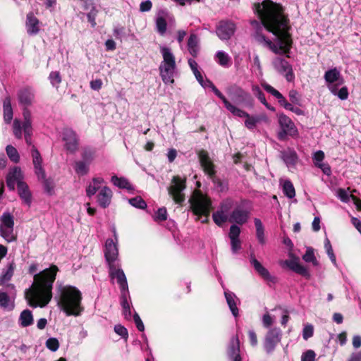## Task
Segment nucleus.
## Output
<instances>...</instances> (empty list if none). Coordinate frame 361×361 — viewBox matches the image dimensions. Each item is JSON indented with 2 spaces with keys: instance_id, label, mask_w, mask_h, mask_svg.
Listing matches in <instances>:
<instances>
[{
  "instance_id": "obj_38",
  "label": "nucleus",
  "mask_w": 361,
  "mask_h": 361,
  "mask_svg": "<svg viewBox=\"0 0 361 361\" xmlns=\"http://www.w3.org/2000/svg\"><path fill=\"white\" fill-rule=\"evenodd\" d=\"M4 118L6 123H9L13 118V109L11 107V98L6 97L3 102Z\"/></svg>"
},
{
  "instance_id": "obj_8",
  "label": "nucleus",
  "mask_w": 361,
  "mask_h": 361,
  "mask_svg": "<svg viewBox=\"0 0 361 361\" xmlns=\"http://www.w3.org/2000/svg\"><path fill=\"white\" fill-rule=\"evenodd\" d=\"M185 182V178H181L178 176H175L173 177L171 185L168 188L169 195L177 204H181L185 200L183 192L186 188Z\"/></svg>"
},
{
  "instance_id": "obj_6",
  "label": "nucleus",
  "mask_w": 361,
  "mask_h": 361,
  "mask_svg": "<svg viewBox=\"0 0 361 361\" xmlns=\"http://www.w3.org/2000/svg\"><path fill=\"white\" fill-rule=\"evenodd\" d=\"M198 158L204 172L212 180V182L221 192L226 190V186L221 181V180L215 176L216 171L214 165L210 159L207 152L200 150L198 152Z\"/></svg>"
},
{
  "instance_id": "obj_61",
  "label": "nucleus",
  "mask_w": 361,
  "mask_h": 361,
  "mask_svg": "<svg viewBox=\"0 0 361 361\" xmlns=\"http://www.w3.org/2000/svg\"><path fill=\"white\" fill-rule=\"evenodd\" d=\"M114 331L118 335L121 336L123 338H125L126 340L127 339L128 336V330L123 326H122L121 324L115 325Z\"/></svg>"
},
{
  "instance_id": "obj_63",
  "label": "nucleus",
  "mask_w": 361,
  "mask_h": 361,
  "mask_svg": "<svg viewBox=\"0 0 361 361\" xmlns=\"http://www.w3.org/2000/svg\"><path fill=\"white\" fill-rule=\"evenodd\" d=\"M316 354L312 350H308L302 353L301 361H315Z\"/></svg>"
},
{
  "instance_id": "obj_64",
  "label": "nucleus",
  "mask_w": 361,
  "mask_h": 361,
  "mask_svg": "<svg viewBox=\"0 0 361 361\" xmlns=\"http://www.w3.org/2000/svg\"><path fill=\"white\" fill-rule=\"evenodd\" d=\"M252 90L253 93L255 94V96L258 98V99L263 104L265 103L266 98L262 92V91L260 90V88L257 85L252 86Z\"/></svg>"
},
{
  "instance_id": "obj_22",
  "label": "nucleus",
  "mask_w": 361,
  "mask_h": 361,
  "mask_svg": "<svg viewBox=\"0 0 361 361\" xmlns=\"http://www.w3.org/2000/svg\"><path fill=\"white\" fill-rule=\"evenodd\" d=\"M113 192L108 186H104L96 196L98 205L103 208H107L111 203Z\"/></svg>"
},
{
  "instance_id": "obj_14",
  "label": "nucleus",
  "mask_w": 361,
  "mask_h": 361,
  "mask_svg": "<svg viewBox=\"0 0 361 361\" xmlns=\"http://www.w3.org/2000/svg\"><path fill=\"white\" fill-rule=\"evenodd\" d=\"M324 78L327 83L329 90L332 94H336L338 86L344 82L340 71L336 68L326 71Z\"/></svg>"
},
{
  "instance_id": "obj_51",
  "label": "nucleus",
  "mask_w": 361,
  "mask_h": 361,
  "mask_svg": "<svg viewBox=\"0 0 361 361\" xmlns=\"http://www.w3.org/2000/svg\"><path fill=\"white\" fill-rule=\"evenodd\" d=\"M288 97L290 104L300 106L301 105V95L295 90H290L288 92Z\"/></svg>"
},
{
  "instance_id": "obj_20",
  "label": "nucleus",
  "mask_w": 361,
  "mask_h": 361,
  "mask_svg": "<svg viewBox=\"0 0 361 361\" xmlns=\"http://www.w3.org/2000/svg\"><path fill=\"white\" fill-rule=\"evenodd\" d=\"M19 104L23 107L31 106L35 101V92L32 88L26 87L20 89L18 92Z\"/></svg>"
},
{
  "instance_id": "obj_54",
  "label": "nucleus",
  "mask_w": 361,
  "mask_h": 361,
  "mask_svg": "<svg viewBox=\"0 0 361 361\" xmlns=\"http://www.w3.org/2000/svg\"><path fill=\"white\" fill-rule=\"evenodd\" d=\"M314 334V327L310 324H306L302 329V338L307 341Z\"/></svg>"
},
{
  "instance_id": "obj_2",
  "label": "nucleus",
  "mask_w": 361,
  "mask_h": 361,
  "mask_svg": "<svg viewBox=\"0 0 361 361\" xmlns=\"http://www.w3.org/2000/svg\"><path fill=\"white\" fill-rule=\"evenodd\" d=\"M37 264H32L28 269L30 274H34L32 286L25 290V298L30 306L32 307H44L52 298V287L59 271L56 265H51L38 274Z\"/></svg>"
},
{
  "instance_id": "obj_25",
  "label": "nucleus",
  "mask_w": 361,
  "mask_h": 361,
  "mask_svg": "<svg viewBox=\"0 0 361 361\" xmlns=\"http://www.w3.org/2000/svg\"><path fill=\"white\" fill-rule=\"evenodd\" d=\"M31 154L35 173L37 178H44L45 171L42 166V158L39 152L35 146L32 147Z\"/></svg>"
},
{
  "instance_id": "obj_31",
  "label": "nucleus",
  "mask_w": 361,
  "mask_h": 361,
  "mask_svg": "<svg viewBox=\"0 0 361 361\" xmlns=\"http://www.w3.org/2000/svg\"><path fill=\"white\" fill-rule=\"evenodd\" d=\"M104 180L101 177L93 178L86 188V194L89 197L98 193L104 185Z\"/></svg>"
},
{
  "instance_id": "obj_13",
  "label": "nucleus",
  "mask_w": 361,
  "mask_h": 361,
  "mask_svg": "<svg viewBox=\"0 0 361 361\" xmlns=\"http://www.w3.org/2000/svg\"><path fill=\"white\" fill-rule=\"evenodd\" d=\"M23 122L18 119H15L13 123V133L17 139L22 138V128H32V114L27 107H23Z\"/></svg>"
},
{
  "instance_id": "obj_35",
  "label": "nucleus",
  "mask_w": 361,
  "mask_h": 361,
  "mask_svg": "<svg viewBox=\"0 0 361 361\" xmlns=\"http://www.w3.org/2000/svg\"><path fill=\"white\" fill-rule=\"evenodd\" d=\"M160 52L162 55L163 61L160 64L164 65H176V58L171 49L165 46L160 47Z\"/></svg>"
},
{
  "instance_id": "obj_5",
  "label": "nucleus",
  "mask_w": 361,
  "mask_h": 361,
  "mask_svg": "<svg viewBox=\"0 0 361 361\" xmlns=\"http://www.w3.org/2000/svg\"><path fill=\"white\" fill-rule=\"evenodd\" d=\"M190 207L194 214L201 220L202 223L207 222L212 202L207 195L200 191L195 192L190 200Z\"/></svg>"
},
{
  "instance_id": "obj_3",
  "label": "nucleus",
  "mask_w": 361,
  "mask_h": 361,
  "mask_svg": "<svg viewBox=\"0 0 361 361\" xmlns=\"http://www.w3.org/2000/svg\"><path fill=\"white\" fill-rule=\"evenodd\" d=\"M59 305L67 315L78 316L82 310L81 293L75 287L63 286L59 288Z\"/></svg>"
},
{
  "instance_id": "obj_10",
  "label": "nucleus",
  "mask_w": 361,
  "mask_h": 361,
  "mask_svg": "<svg viewBox=\"0 0 361 361\" xmlns=\"http://www.w3.org/2000/svg\"><path fill=\"white\" fill-rule=\"evenodd\" d=\"M282 333L279 328H271L267 332L263 342L264 349L268 355L272 354L281 342Z\"/></svg>"
},
{
  "instance_id": "obj_53",
  "label": "nucleus",
  "mask_w": 361,
  "mask_h": 361,
  "mask_svg": "<svg viewBox=\"0 0 361 361\" xmlns=\"http://www.w3.org/2000/svg\"><path fill=\"white\" fill-rule=\"evenodd\" d=\"M49 79L53 86L58 87L61 82V77L59 71H52L50 73Z\"/></svg>"
},
{
  "instance_id": "obj_19",
  "label": "nucleus",
  "mask_w": 361,
  "mask_h": 361,
  "mask_svg": "<svg viewBox=\"0 0 361 361\" xmlns=\"http://www.w3.org/2000/svg\"><path fill=\"white\" fill-rule=\"evenodd\" d=\"M167 21L174 23V18L166 10H161L156 19V26L158 32L163 35L166 31Z\"/></svg>"
},
{
  "instance_id": "obj_55",
  "label": "nucleus",
  "mask_w": 361,
  "mask_h": 361,
  "mask_svg": "<svg viewBox=\"0 0 361 361\" xmlns=\"http://www.w3.org/2000/svg\"><path fill=\"white\" fill-rule=\"evenodd\" d=\"M95 151L89 148L85 149L82 157L83 160L90 164L94 158Z\"/></svg>"
},
{
  "instance_id": "obj_37",
  "label": "nucleus",
  "mask_w": 361,
  "mask_h": 361,
  "mask_svg": "<svg viewBox=\"0 0 361 361\" xmlns=\"http://www.w3.org/2000/svg\"><path fill=\"white\" fill-rule=\"evenodd\" d=\"M129 297V292L126 291L121 293V305L123 308V314L125 319L129 320L131 318L130 305L128 301Z\"/></svg>"
},
{
  "instance_id": "obj_42",
  "label": "nucleus",
  "mask_w": 361,
  "mask_h": 361,
  "mask_svg": "<svg viewBox=\"0 0 361 361\" xmlns=\"http://www.w3.org/2000/svg\"><path fill=\"white\" fill-rule=\"evenodd\" d=\"M19 322L22 326L27 327L32 324L33 317L32 312L29 310H23L20 315Z\"/></svg>"
},
{
  "instance_id": "obj_50",
  "label": "nucleus",
  "mask_w": 361,
  "mask_h": 361,
  "mask_svg": "<svg viewBox=\"0 0 361 361\" xmlns=\"http://www.w3.org/2000/svg\"><path fill=\"white\" fill-rule=\"evenodd\" d=\"M128 202L132 206L138 209H145L147 207L145 201L140 196L129 199Z\"/></svg>"
},
{
  "instance_id": "obj_4",
  "label": "nucleus",
  "mask_w": 361,
  "mask_h": 361,
  "mask_svg": "<svg viewBox=\"0 0 361 361\" xmlns=\"http://www.w3.org/2000/svg\"><path fill=\"white\" fill-rule=\"evenodd\" d=\"M212 91L216 97H218L224 103L225 108L230 111L233 116L240 118H245V126L249 130H253L259 119L255 116H251L246 111L237 107L232 103H231L226 97L215 87V85L210 81L207 80Z\"/></svg>"
},
{
  "instance_id": "obj_15",
  "label": "nucleus",
  "mask_w": 361,
  "mask_h": 361,
  "mask_svg": "<svg viewBox=\"0 0 361 361\" xmlns=\"http://www.w3.org/2000/svg\"><path fill=\"white\" fill-rule=\"evenodd\" d=\"M235 25L230 20H221L216 25V33L221 40H228L234 35Z\"/></svg>"
},
{
  "instance_id": "obj_48",
  "label": "nucleus",
  "mask_w": 361,
  "mask_h": 361,
  "mask_svg": "<svg viewBox=\"0 0 361 361\" xmlns=\"http://www.w3.org/2000/svg\"><path fill=\"white\" fill-rule=\"evenodd\" d=\"M87 164V163L85 161H76L75 164V172L80 176H84L87 174L89 171V168Z\"/></svg>"
},
{
  "instance_id": "obj_27",
  "label": "nucleus",
  "mask_w": 361,
  "mask_h": 361,
  "mask_svg": "<svg viewBox=\"0 0 361 361\" xmlns=\"http://www.w3.org/2000/svg\"><path fill=\"white\" fill-rule=\"evenodd\" d=\"M283 267H287L292 271L300 274L306 279H310V274L304 266L298 262V258H294L290 260H285L281 262Z\"/></svg>"
},
{
  "instance_id": "obj_11",
  "label": "nucleus",
  "mask_w": 361,
  "mask_h": 361,
  "mask_svg": "<svg viewBox=\"0 0 361 361\" xmlns=\"http://www.w3.org/2000/svg\"><path fill=\"white\" fill-rule=\"evenodd\" d=\"M115 241L108 238L105 242L104 257L108 265H113L119 263L118 239L116 233H114Z\"/></svg>"
},
{
  "instance_id": "obj_59",
  "label": "nucleus",
  "mask_w": 361,
  "mask_h": 361,
  "mask_svg": "<svg viewBox=\"0 0 361 361\" xmlns=\"http://www.w3.org/2000/svg\"><path fill=\"white\" fill-rule=\"evenodd\" d=\"M233 205V202L231 200L227 199L224 200L220 205L219 212H221L223 214H228V212L231 209V207Z\"/></svg>"
},
{
  "instance_id": "obj_33",
  "label": "nucleus",
  "mask_w": 361,
  "mask_h": 361,
  "mask_svg": "<svg viewBox=\"0 0 361 361\" xmlns=\"http://www.w3.org/2000/svg\"><path fill=\"white\" fill-rule=\"evenodd\" d=\"M224 295L226 298V302L233 315L235 317H238L239 311L237 307V302L239 301L238 298H237L235 293L229 290H225Z\"/></svg>"
},
{
  "instance_id": "obj_17",
  "label": "nucleus",
  "mask_w": 361,
  "mask_h": 361,
  "mask_svg": "<svg viewBox=\"0 0 361 361\" xmlns=\"http://www.w3.org/2000/svg\"><path fill=\"white\" fill-rule=\"evenodd\" d=\"M119 263L109 266V275L111 279H116L119 284L121 293L128 291L127 279L123 271L120 268Z\"/></svg>"
},
{
  "instance_id": "obj_12",
  "label": "nucleus",
  "mask_w": 361,
  "mask_h": 361,
  "mask_svg": "<svg viewBox=\"0 0 361 361\" xmlns=\"http://www.w3.org/2000/svg\"><path fill=\"white\" fill-rule=\"evenodd\" d=\"M279 123L281 129L278 133L279 140H284L287 135L295 136L298 134V130L294 123L285 114L279 115Z\"/></svg>"
},
{
  "instance_id": "obj_49",
  "label": "nucleus",
  "mask_w": 361,
  "mask_h": 361,
  "mask_svg": "<svg viewBox=\"0 0 361 361\" xmlns=\"http://www.w3.org/2000/svg\"><path fill=\"white\" fill-rule=\"evenodd\" d=\"M302 259L306 262H312L314 265H317L318 262L314 256V250L312 247H307L305 254L302 256Z\"/></svg>"
},
{
  "instance_id": "obj_56",
  "label": "nucleus",
  "mask_w": 361,
  "mask_h": 361,
  "mask_svg": "<svg viewBox=\"0 0 361 361\" xmlns=\"http://www.w3.org/2000/svg\"><path fill=\"white\" fill-rule=\"evenodd\" d=\"M167 219V211L165 207L159 208L156 212L154 220L155 221H163Z\"/></svg>"
},
{
  "instance_id": "obj_58",
  "label": "nucleus",
  "mask_w": 361,
  "mask_h": 361,
  "mask_svg": "<svg viewBox=\"0 0 361 361\" xmlns=\"http://www.w3.org/2000/svg\"><path fill=\"white\" fill-rule=\"evenodd\" d=\"M46 346L50 350L55 352L59 349V342L56 338H49L46 341Z\"/></svg>"
},
{
  "instance_id": "obj_9",
  "label": "nucleus",
  "mask_w": 361,
  "mask_h": 361,
  "mask_svg": "<svg viewBox=\"0 0 361 361\" xmlns=\"http://www.w3.org/2000/svg\"><path fill=\"white\" fill-rule=\"evenodd\" d=\"M0 235L8 243L16 240L13 232L14 221L13 216L8 212H4L1 216Z\"/></svg>"
},
{
  "instance_id": "obj_57",
  "label": "nucleus",
  "mask_w": 361,
  "mask_h": 361,
  "mask_svg": "<svg viewBox=\"0 0 361 361\" xmlns=\"http://www.w3.org/2000/svg\"><path fill=\"white\" fill-rule=\"evenodd\" d=\"M324 247H325V249L326 250V253H327L328 256L329 257L331 261L334 264H336V256H335V255L334 253L333 248H332V246L331 245V243H330L329 240L327 238L325 240Z\"/></svg>"
},
{
  "instance_id": "obj_32",
  "label": "nucleus",
  "mask_w": 361,
  "mask_h": 361,
  "mask_svg": "<svg viewBox=\"0 0 361 361\" xmlns=\"http://www.w3.org/2000/svg\"><path fill=\"white\" fill-rule=\"evenodd\" d=\"M262 87L269 94L275 97L281 106H283L286 109L290 107V103L288 102L286 98L277 90L274 89L270 85L263 82L262 83Z\"/></svg>"
},
{
  "instance_id": "obj_41",
  "label": "nucleus",
  "mask_w": 361,
  "mask_h": 361,
  "mask_svg": "<svg viewBox=\"0 0 361 361\" xmlns=\"http://www.w3.org/2000/svg\"><path fill=\"white\" fill-rule=\"evenodd\" d=\"M112 183L117 186L119 188L126 189L128 190H131L133 189L132 185L130 182L125 178L118 177L116 176H113L111 177Z\"/></svg>"
},
{
  "instance_id": "obj_45",
  "label": "nucleus",
  "mask_w": 361,
  "mask_h": 361,
  "mask_svg": "<svg viewBox=\"0 0 361 361\" xmlns=\"http://www.w3.org/2000/svg\"><path fill=\"white\" fill-rule=\"evenodd\" d=\"M212 218L214 223L219 226H222L226 221H228L229 216L226 214L216 211L213 213Z\"/></svg>"
},
{
  "instance_id": "obj_28",
  "label": "nucleus",
  "mask_w": 361,
  "mask_h": 361,
  "mask_svg": "<svg viewBox=\"0 0 361 361\" xmlns=\"http://www.w3.org/2000/svg\"><path fill=\"white\" fill-rule=\"evenodd\" d=\"M250 263L255 270L264 280L269 282L274 281L275 278L272 276L269 271L252 255L250 257Z\"/></svg>"
},
{
  "instance_id": "obj_36",
  "label": "nucleus",
  "mask_w": 361,
  "mask_h": 361,
  "mask_svg": "<svg viewBox=\"0 0 361 361\" xmlns=\"http://www.w3.org/2000/svg\"><path fill=\"white\" fill-rule=\"evenodd\" d=\"M214 59L219 65L224 68H228L232 64L231 58L224 51H218Z\"/></svg>"
},
{
  "instance_id": "obj_60",
  "label": "nucleus",
  "mask_w": 361,
  "mask_h": 361,
  "mask_svg": "<svg viewBox=\"0 0 361 361\" xmlns=\"http://www.w3.org/2000/svg\"><path fill=\"white\" fill-rule=\"evenodd\" d=\"M92 9L87 14V17L88 19V21L91 23V25L92 27H94L96 26V16L97 13V11L95 9V8L91 5Z\"/></svg>"
},
{
  "instance_id": "obj_47",
  "label": "nucleus",
  "mask_w": 361,
  "mask_h": 361,
  "mask_svg": "<svg viewBox=\"0 0 361 361\" xmlns=\"http://www.w3.org/2000/svg\"><path fill=\"white\" fill-rule=\"evenodd\" d=\"M283 192L288 198H293L295 195V188L290 180H286L283 186Z\"/></svg>"
},
{
  "instance_id": "obj_52",
  "label": "nucleus",
  "mask_w": 361,
  "mask_h": 361,
  "mask_svg": "<svg viewBox=\"0 0 361 361\" xmlns=\"http://www.w3.org/2000/svg\"><path fill=\"white\" fill-rule=\"evenodd\" d=\"M38 180H40L43 183L44 188L46 192H47L49 195H51L54 190V183L50 179H47L46 176L44 178H37Z\"/></svg>"
},
{
  "instance_id": "obj_44",
  "label": "nucleus",
  "mask_w": 361,
  "mask_h": 361,
  "mask_svg": "<svg viewBox=\"0 0 361 361\" xmlns=\"http://www.w3.org/2000/svg\"><path fill=\"white\" fill-rule=\"evenodd\" d=\"M15 268V263L11 262L8 265L6 271L4 272L3 275L1 276L0 279V283H4L6 281H8L9 280H11L13 275Z\"/></svg>"
},
{
  "instance_id": "obj_62",
  "label": "nucleus",
  "mask_w": 361,
  "mask_h": 361,
  "mask_svg": "<svg viewBox=\"0 0 361 361\" xmlns=\"http://www.w3.org/2000/svg\"><path fill=\"white\" fill-rule=\"evenodd\" d=\"M240 233V229L237 225L233 224L230 227L229 238L231 240L238 239Z\"/></svg>"
},
{
  "instance_id": "obj_26",
  "label": "nucleus",
  "mask_w": 361,
  "mask_h": 361,
  "mask_svg": "<svg viewBox=\"0 0 361 361\" xmlns=\"http://www.w3.org/2000/svg\"><path fill=\"white\" fill-rule=\"evenodd\" d=\"M20 168L15 166L11 169L6 176V184L10 190H14L16 184L23 182Z\"/></svg>"
},
{
  "instance_id": "obj_30",
  "label": "nucleus",
  "mask_w": 361,
  "mask_h": 361,
  "mask_svg": "<svg viewBox=\"0 0 361 361\" xmlns=\"http://www.w3.org/2000/svg\"><path fill=\"white\" fill-rule=\"evenodd\" d=\"M27 32L30 35H37L39 31V21L32 13H29L25 23Z\"/></svg>"
},
{
  "instance_id": "obj_46",
  "label": "nucleus",
  "mask_w": 361,
  "mask_h": 361,
  "mask_svg": "<svg viewBox=\"0 0 361 361\" xmlns=\"http://www.w3.org/2000/svg\"><path fill=\"white\" fill-rule=\"evenodd\" d=\"M6 151L9 159L14 163H18L20 161V156L17 149L12 145H7Z\"/></svg>"
},
{
  "instance_id": "obj_39",
  "label": "nucleus",
  "mask_w": 361,
  "mask_h": 361,
  "mask_svg": "<svg viewBox=\"0 0 361 361\" xmlns=\"http://www.w3.org/2000/svg\"><path fill=\"white\" fill-rule=\"evenodd\" d=\"M14 301L10 299L6 293L0 290V307L11 311L14 309Z\"/></svg>"
},
{
  "instance_id": "obj_23",
  "label": "nucleus",
  "mask_w": 361,
  "mask_h": 361,
  "mask_svg": "<svg viewBox=\"0 0 361 361\" xmlns=\"http://www.w3.org/2000/svg\"><path fill=\"white\" fill-rule=\"evenodd\" d=\"M63 140L65 147L70 152H75L78 149V138L76 134L71 129H65L63 133Z\"/></svg>"
},
{
  "instance_id": "obj_18",
  "label": "nucleus",
  "mask_w": 361,
  "mask_h": 361,
  "mask_svg": "<svg viewBox=\"0 0 361 361\" xmlns=\"http://www.w3.org/2000/svg\"><path fill=\"white\" fill-rule=\"evenodd\" d=\"M250 216V212L240 206L236 207L231 213L228 221L243 225L247 222Z\"/></svg>"
},
{
  "instance_id": "obj_21",
  "label": "nucleus",
  "mask_w": 361,
  "mask_h": 361,
  "mask_svg": "<svg viewBox=\"0 0 361 361\" xmlns=\"http://www.w3.org/2000/svg\"><path fill=\"white\" fill-rule=\"evenodd\" d=\"M226 353L231 361H242L240 354V341L238 336L231 338Z\"/></svg>"
},
{
  "instance_id": "obj_24",
  "label": "nucleus",
  "mask_w": 361,
  "mask_h": 361,
  "mask_svg": "<svg viewBox=\"0 0 361 361\" xmlns=\"http://www.w3.org/2000/svg\"><path fill=\"white\" fill-rule=\"evenodd\" d=\"M160 76L165 84H173L176 70V65L160 64L159 67Z\"/></svg>"
},
{
  "instance_id": "obj_16",
  "label": "nucleus",
  "mask_w": 361,
  "mask_h": 361,
  "mask_svg": "<svg viewBox=\"0 0 361 361\" xmlns=\"http://www.w3.org/2000/svg\"><path fill=\"white\" fill-rule=\"evenodd\" d=\"M275 69L281 74L283 75L288 82L294 80L295 75L291 65L285 59L277 57L273 61Z\"/></svg>"
},
{
  "instance_id": "obj_34",
  "label": "nucleus",
  "mask_w": 361,
  "mask_h": 361,
  "mask_svg": "<svg viewBox=\"0 0 361 361\" xmlns=\"http://www.w3.org/2000/svg\"><path fill=\"white\" fill-rule=\"evenodd\" d=\"M281 158L288 167L294 166L298 161V155L296 152L293 149H287L281 152Z\"/></svg>"
},
{
  "instance_id": "obj_40",
  "label": "nucleus",
  "mask_w": 361,
  "mask_h": 361,
  "mask_svg": "<svg viewBox=\"0 0 361 361\" xmlns=\"http://www.w3.org/2000/svg\"><path fill=\"white\" fill-rule=\"evenodd\" d=\"M199 39L196 35L191 34L188 42V47L190 54L195 57L197 55L199 47H198Z\"/></svg>"
},
{
  "instance_id": "obj_7",
  "label": "nucleus",
  "mask_w": 361,
  "mask_h": 361,
  "mask_svg": "<svg viewBox=\"0 0 361 361\" xmlns=\"http://www.w3.org/2000/svg\"><path fill=\"white\" fill-rule=\"evenodd\" d=\"M226 92L237 104H242L248 108L253 107V99L250 93L236 85L226 88Z\"/></svg>"
},
{
  "instance_id": "obj_29",
  "label": "nucleus",
  "mask_w": 361,
  "mask_h": 361,
  "mask_svg": "<svg viewBox=\"0 0 361 361\" xmlns=\"http://www.w3.org/2000/svg\"><path fill=\"white\" fill-rule=\"evenodd\" d=\"M18 193L23 202L28 207L32 204V193L28 185L25 182H20L18 184Z\"/></svg>"
},
{
  "instance_id": "obj_1",
  "label": "nucleus",
  "mask_w": 361,
  "mask_h": 361,
  "mask_svg": "<svg viewBox=\"0 0 361 361\" xmlns=\"http://www.w3.org/2000/svg\"><path fill=\"white\" fill-rule=\"evenodd\" d=\"M253 9L261 20V23L251 22L255 29L252 35L255 42L275 54L288 52L292 39L288 32L289 20L284 14L283 8L271 0H264L254 4Z\"/></svg>"
},
{
  "instance_id": "obj_43",
  "label": "nucleus",
  "mask_w": 361,
  "mask_h": 361,
  "mask_svg": "<svg viewBox=\"0 0 361 361\" xmlns=\"http://www.w3.org/2000/svg\"><path fill=\"white\" fill-rule=\"evenodd\" d=\"M255 225L256 227V236L261 244L265 243V237H264V228L263 224L260 219L255 218L254 219Z\"/></svg>"
}]
</instances>
